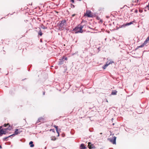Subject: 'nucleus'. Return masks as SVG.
Segmentation results:
<instances>
[{
    "mask_svg": "<svg viewBox=\"0 0 149 149\" xmlns=\"http://www.w3.org/2000/svg\"><path fill=\"white\" fill-rule=\"evenodd\" d=\"M85 15L87 16L88 17H91L93 16V15L91 13V12L89 10H87Z\"/></svg>",
    "mask_w": 149,
    "mask_h": 149,
    "instance_id": "4",
    "label": "nucleus"
},
{
    "mask_svg": "<svg viewBox=\"0 0 149 149\" xmlns=\"http://www.w3.org/2000/svg\"><path fill=\"white\" fill-rule=\"evenodd\" d=\"M66 23L65 20H63L58 25L59 29L62 30L66 26Z\"/></svg>",
    "mask_w": 149,
    "mask_h": 149,
    "instance_id": "1",
    "label": "nucleus"
},
{
    "mask_svg": "<svg viewBox=\"0 0 149 149\" xmlns=\"http://www.w3.org/2000/svg\"><path fill=\"white\" fill-rule=\"evenodd\" d=\"M39 34L40 35V36H41L42 35V33L40 31L39 32Z\"/></svg>",
    "mask_w": 149,
    "mask_h": 149,
    "instance_id": "19",
    "label": "nucleus"
},
{
    "mask_svg": "<svg viewBox=\"0 0 149 149\" xmlns=\"http://www.w3.org/2000/svg\"><path fill=\"white\" fill-rule=\"evenodd\" d=\"M8 125V124H5L4 125V127H6L7 125Z\"/></svg>",
    "mask_w": 149,
    "mask_h": 149,
    "instance_id": "21",
    "label": "nucleus"
},
{
    "mask_svg": "<svg viewBox=\"0 0 149 149\" xmlns=\"http://www.w3.org/2000/svg\"><path fill=\"white\" fill-rule=\"evenodd\" d=\"M19 132H18V129H17L15 131V132L14 134H13L12 135L9 136V137H10L11 136H15V135L17 134H19Z\"/></svg>",
    "mask_w": 149,
    "mask_h": 149,
    "instance_id": "8",
    "label": "nucleus"
},
{
    "mask_svg": "<svg viewBox=\"0 0 149 149\" xmlns=\"http://www.w3.org/2000/svg\"><path fill=\"white\" fill-rule=\"evenodd\" d=\"M133 23V22H132L125 24V26H129Z\"/></svg>",
    "mask_w": 149,
    "mask_h": 149,
    "instance_id": "11",
    "label": "nucleus"
},
{
    "mask_svg": "<svg viewBox=\"0 0 149 149\" xmlns=\"http://www.w3.org/2000/svg\"><path fill=\"white\" fill-rule=\"evenodd\" d=\"M81 147L82 149H84L85 148V147H84V146L83 144H81Z\"/></svg>",
    "mask_w": 149,
    "mask_h": 149,
    "instance_id": "13",
    "label": "nucleus"
},
{
    "mask_svg": "<svg viewBox=\"0 0 149 149\" xmlns=\"http://www.w3.org/2000/svg\"><path fill=\"white\" fill-rule=\"evenodd\" d=\"M100 134H102V133H100Z\"/></svg>",
    "mask_w": 149,
    "mask_h": 149,
    "instance_id": "28",
    "label": "nucleus"
},
{
    "mask_svg": "<svg viewBox=\"0 0 149 149\" xmlns=\"http://www.w3.org/2000/svg\"><path fill=\"white\" fill-rule=\"evenodd\" d=\"M117 91L116 90H113L111 92V95H116L117 94Z\"/></svg>",
    "mask_w": 149,
    "mask_h": 149,
    "instance_id": "9",
    "label": "nucleus"
},
{
    "mask_svg": "<svg viewBox=\"0 0 149 149\" xmlns=\"http://www.w3.org/2000/svg\"><path fill=\"white\" fill-rule=\"evenodd\" d=\"M54 127L56 128V130H58L57 126H56V125H54Z\"/></svg>",
    "mask_w": 149,
    "mask_h": 149,
    "instance_id": "18",
    "label": "nucleus"
},
{
    "mask_svg": "<svg viewBox=\"0 0 149 149\" xmlns=\"http://www.w3.org/2000/svg\"><path fill=\"white\" fill-rule=\"evenodd\" d=\"M44 94H45V93L44 92V93H43V95H44Z\"/></svg>",
    "mask_w": 149,
    "mask_h": 149,
    "instance_id": "26",
    "label": "nucleus"
},
{
    "mask_svg": "<svg viewBox=\"0 0 149 149\" xmlns=\"http://www.w3.org/2000/svg\"><path fill=\"white\" fill-rule=\"evenodd\" d=\"M51 140L53 141H55L56 140V138L55 136H52L51 137Z\"/></svg>",
    "mask_w": 149,
    "mask_h": 149,
    "instance_id": "14",
    "label": "nucleus"
},
{
    "mask_svg": "<svg viewBox=\"0 0 149 149\" xmlns=\"http://www.w3.org/2000/svg\"><path fill=\"white\" fill-rule=\"evenodd\" d=\"M2 148V147H1V146L0 145V148Z\"/></svg>",
    "mask_w": 149,
    "mask_h": 149,
    "instance_id": "25",
    "label": "nucleus"
},
{
    "mask_svg": "<svg viewBox=\"0 0 149 149\" xmlns=\"http://www.w3.org/2000/svg\"><path fill=\"white\" fill-rule=\"evenodd\" d=\"M59 63L60 64H62V61H60Z\"/></svg>",
    "mask_w": 149,
    "mask_h": 149,
    "instance_id": "23",
    "label": "nucleus"
},
{
    "mask_svg": "<svg viewBox=\"0 0 149 149\" xmlns=\"http://www.w3.org/2000/svg\"><path fill=\"white\" fill-rule=\"evenodd\" d=\"M113 62L112 60H110L109 61H108L106 63V64H105L103 67V68L104 69H105L110 64H112L113 63Z\"/></svg>",
    "mask_w": 149,
    "mask_h": 149,
    "instance_id": "3",
    "label": "nucleus"
},
{
    "mask_svg": "<svg viewBox=\"0 0 149 149\" xmlns=\"http://www.w3.org/2000/svg\"><path fill=\"white\" fill-rule=\"evenodd\" d=\"M33 142L32 141H30V142H29V145H30V146L31 147H33L34 146V145L33 144Z\"/></svg>",
    "mask_w": 149,
    "mask_h": 149,
    "instance_id": "12",
    "label": "nucleus"
},
{
    "mask_svg": "<svg viewBox=\"0 0 149 149\" xmlns=\"http://www.w3.org/2000/svg\"><path fill=\"white\" fill-rule=\"evenodd\" d=\"M107 102H108V101L107 100Z\"/></svg>",
    "mask_w": 149,
    "mask_h": 149,
    "instance_id": "27",
    "label": "nucleus"
},
{
    "mask_svg": "<svg viewBox=\"0 0 149 149\" xmlns=\"http://www.w3.org/2000/svg\"><path fill=\"white\" fill-rule=\"evenodd\" d=\"M42 120H43V118H39L38 119V121L40 122H42L43 121Z\"/></svg>",
    "mask_w": 149,
    "mask_h": 149,
    "instance_id": "15",
    "label": "nucleus"
},
{
    "mask_svg": "<svg viewBox=\"0 0 149 149\" xmlns=\"http://www.w3.org/2000/svg\"><path fill=\"white\" fill-rule=\"evenodd\" d=\"M145 44H144V43L141 45L139 47H143L144 45H145Z\"/></svg>",
    "mask_w": 149,
    "mask_h": 149,
    "instance_id": "17",
    "label": "nucleus"
},
{
    "mask_svg": "<svg viewBox=\"0 0 149 149\" xmlns=\"http://www.w3.org/2000/svg\"><path fill=\"white\" fill-rule=\"evenodd\" d=\"M116 137L115 136H114L113 139L110 140V142L112 143L113 144H116Z\"/></svg>",
    "mask_w": 149,
    "mask_h": 149,
    "instance_id": "6",
    "label": "nucleus"
},
{
    "mask_svg": "<svg viewBox=\"0 0 149 149\" xmlns=\"http://www.w3.org/2000/svg\"><path fill=\"white\" fill-rule=\"evenodd\" d=\"M149 42V37H148L144 42V44H146L148 42Z\"/></svg>",
    "mask_w": 149,
    "mask_h": 149,
    "instance_id": "10",
    "label": "nucleus"
},
{
    "mask_svg": "<svg viewBox=\"0 0 149 149\" xmlns=\"http://www.w3.org/2000/svg\"><path fill=\"white\" fill-rule=\"evenodd\" d=\"M8 128L2 129L0 130V136H1L2 134H5L7 132V131L8 130Z\"/></svg>",
    "mask_w": 149,
    "mask_h": 149,
    "instance_id": "5",
    "label": "nucleus"
},
{
    "mask_svg": "<svg viewBox=\"0 0 149 149\" xmlns=\"http://www.w3.org/2000/svg\"><path fill=\"white\" fill-rule=\"evenodd\" d=\"M56 132L58 134V136H59V132L58 131V130H56Z\"/></svg>",
    "mask_w": 149,
    "mask_h": 149,
    "instance_id": "20",
    "label": "nucleus"
},
{
    "mask_svg": "<svg viewBox=\"0 0 149 149\" xmlns=\"http://www.w3.org/2000/svg\"><path fill=\"white\" fill-rule=\"evenodd\" d=\"M88 146L90 149L95 148L94 145L93 144H91L90 142H88Z\"/></svg>",
    "mask_w": 149,
    "mask_h": 149,
    "instance_id": "7",
    "label": "nucleus"
},
{
    "mask_svg": "<svg viewBox=\"0 0 149 149\" xmlns=\"http://www.w3.org/2000/svg\"><path fill=\"white\" fill-rule=\"evenodd\" d=\"M83 28V26H78L76 27L74 30V31L75 32V33H82L83 32L82 29Z\"/></svg>",
    "mask_w": 149,
    "mask_h": 149,
    "instance_id": "2",
    "label": "nucleus"
},
{
    "mask_svg": "<svg viewBox=\"0 0 149 149\" xmlns=\"http://www.w3.org/2000/svg\"><path fill=\"white\" fill-rule=\"evenodd\" d=\"M71 1H72L73 3H74V0H71Z\"/></svg>",
    "mask_w": 149,
    "mask_h": 149,
    "instance_id": "22",
    "label": "nucleus"
},
{
    "mask_svg": "<svg viewBox=\"0 0 149 149\" xmlns=\"http://www.w3.org/2000/svg\"><path fill=\"white\" fill-rule=\"evenodd\" d=\"M148 37H149V36Z\"/></svg>",
    "mask_w": 149,
    "mask_h": 149,
    "instance_id": "29",
    "label": "nucleus"
},
{
    "mask_svg": "<svg viewBox=\"0 0 149 149\" xmlns=\"http://www.w3.org/2000/svg\"><path fill=\"white\" fill-rule=\"evenodd\" d=\"M64 59L65 60H67V57H65L64 56H63L62 57V60H63H63Z\"/></svg>",
    "mask_w": 149,
    "mask_h": 149,
    "instance_id": "16",
    "label": "nucleus"
},
{
    "mask_svg": "<svg viewBox=\"0 0 149 149\" xmlns=\"http://www.w3.org/2000/svg\"><path fill=\"white\" fill-rule=\"evenodd\" d=\"M75 14H73V15H72V17H74V16H75Z\"/></svg>",
    "mask_w": 149,
    "mask_h": 149,
    "instance_id": "24",
    "label": "nucleus"
}]
</instances>
